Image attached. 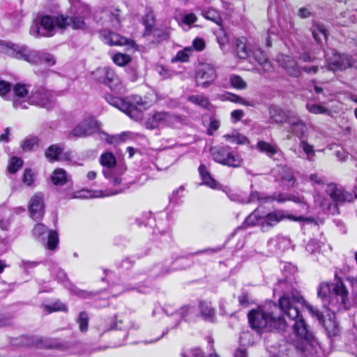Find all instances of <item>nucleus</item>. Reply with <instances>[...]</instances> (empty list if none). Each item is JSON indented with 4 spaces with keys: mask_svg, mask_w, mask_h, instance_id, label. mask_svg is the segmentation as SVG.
<instances>
[{
    "mask_svg": "<svg viewBox=\"0 0 357 357\" xmlns=\"http://www.w3.org/2000/svg\"><path fill=\"white\" fill-rule=\"evenodd\" d=\"M317 296L321 299L324 311L307 304L297 291L284 293L279 299V307L283 315L293 321L294 337L291 344L280 345L278 352L270 351L272 357H291L296 349L301 351L306 357L315 351L317 341L309 331L301 312L300 307L305 306L312 317H316L324 327L328 336H336L340 333L339 324L335 314L347 308V291L342 281L335 284L321 283L317 289Z\"/></svg>",
    "mask_w": 357,
    "mask_h": 357,
    "instance_id": "obj_1",
    "label": "nucleus"
},
{
    "mask_svg": "<svg viewBox=\"0 0 357 357\" xmlns=\"http://www.w3.org/2000/svg\"><path fill=\"white\" fill-rule=\"evenodd\" d=\"M11 344L20 347L26 353V356L29 357H60L61 351H66L69 354H77L82 357H88L97 349H91L82 343H76L70 347H52L45 340L26 336H20L13 338Z\"/></svg>",
    "mask_w": 357,
    "mask_h": 357,
    "instance_id": "obj_2",
    "label": "nucleus"
},
{
    "mask_svg": "<svg viewBox=\"0 0 357 357\" xmlns=\"http://www.w3.org/2000/svg\"><path fill=\"white\" fill-rule=\"evenodd\" d=\"M277 305L268 303L264 306L259 307L252 310L248 313V319L252 328L260 330L273 329L285 331L287 327V322L283 317H275L273 314V309H276Z\"/></svg>",
    "mask_w": 357,
    "mask_h": 357,
    "instance_id": "obj_3",
    "label": "nucleus"
},
{
    "mask_svg": "<svg viewBox=\"0 0 357 357\" xmlns=\"http://www.w3.org/2000/svg\"><path fill=\"white\" fill-rule=\"evenodd\" d=\"M0 50L13 57L23 59L31 63H40L52 66L56 63L54 55L45 52H38L29 49L26 45H20L9 42L0 43Z\"/></svg>",
    "mask_w": 357,
    "mask_h": 357,
    "instance_id": "obj_4",
    "label": "nucleus"
},
{
    "mask_svg": "<svg viewBox=\"0 0 357 357\" xmlns=\"http://www.w3.org/2000/svg\"><path fill=\"white\" fill-rule=\"evenodd\" d=\"M67 25H69L68 19L63 15L38 16L30 28V33L35 37H51L55 34L56 28L63 30Z\"/></svg>",
    "mask_w": 357,
    "mask_h": 357,
    "instance_id": "obj_5",
    "label": "nucleus"
},
{
    "mask_svg": "<svg viewBox=\"0 0 357 357\" xmlns=\"http://www.w3.org/2000/svg\"><path fill=\"white\" fill-rule=\"evenodd\" d=\"M99 162L102 167V174L114 186L121 184L122 174L126 172V167L123 164L117 163L116 159L111 152H105L99 158Z\"/></svg>",
    "mask_w": 357,
    "mask_h": 357,
    "instance_id": "obj_6",
    "label": "nucleus"
},
{
    "mask_svg": "<svg viewBox=\"0 0 357 357\" xmlns=\"http://www.w3.org/2000/svg\"><path fill=\"white\" fill-rule=\"evenodd\" d=\"M100 123L92 114L79 112L75 116V124L69 132L70 138H85L100 131Z\"/></svg>",
    "mask_w": 357,
    "mask_h": 357,
    "instance_id": "obj_7",
    "label": "nucleus"
},
{
    "mask_svg": "<svg viewBox=\"0 0 357 357\" xmlns=\"http://www.w3.org/2000/svg\"><path fill=\"white\" fill-rule=\"evenodd\" d=\"M110 105L126 113L130 118L138 120L142 117V112L149 107V104L141 96H131L126 100L120 98H111L108 100Z\"/></svg>",
    "mask_w": 357,
    "mask_h": 357,
    "instance_id": "obj_8",
    "label": "nucleus"
},
{
    "mask_svg": "<svg viewBox=\"0 0 357 357\" xmlns=\"http://www.w3.org/2000/svg\"><path fill=\"white\" fill-rule=\"evenodd\" d=\"M180 123V118L167 112H157L149 115L144 122L146 129L154 130L167 126H173Z\"/></svg>",
    "mask_w": 357,
    "mask_h": 357,
    "instance_id": "obj_9",
    "label": "nucleus"
},
{
    "mask_svg": "<svg viewBox=\"0 0 357 357\" xmlns=\"http://www.w3.org/2000/svg\"><path fill=\"white\" fill-rule=\"evenodd\" d=\"M211 152L213 159L218 163L232 167H240L242 163L241 156L229 146L215 147Z\"/></svg>",
    "mask_w": 357,
    "mask_h": 357,
    "instance_id": "obj_10",
    "label": "nucleus"
},
{
    "mask_svg": "<svg viewBox=\"0 0 357 357\" xmlns=\"http://www.w3.org/2000/svg\"><path fill=\"white\" fill-rule=\"evenodd\" d=\"M120 10L113 7L106 8L96 11L94 20L96 23L113 29H119L121 26Z\"/></svg>",
    "mask_w": 357,
    "mask_h": 357,
    "instance_id": "obj_11",
    "label": "nucleus"
},
{
    "mask_svg": "<svg viewBox=\"0 0 357 357\" xmlns=\"http://www.w3.org/2000/svg\"><path fill=\"white\" fill-rule=\"evenodd\" d=\"M195 312V308L190 305H185L181 307L179 310L173 312L169 317L168 322H172L173 324L168 326L165 331H163L162 335L156 337L154 340H150L145 341V344H151L159 340L166 333L169 332L170 329L175 328L177 327L182 320L190 321L192 318V314Z\"/></svg>",
    "mask_w": 357,
    "mask_h": 357,
    "instance_id": "obj_12",
    "label": "nucleus"
},
{
    "mask_svg": "<svg viewBox=\"0 0 357 357\" xmlns=\"http://www.w3.org/2000/svg\"><path fill=\"white\" fill-rule=\"evenodd\" d=\"M29 105L50 109L54 105L53 95L43 86L35 87L28 97L27 107Z\"/></svg>",
    "mask_w": 357,
    "mask_h": 357,
    "instance_id": "obj_13",
    "label": "nucleus"
},
{
    "mask_svg": "<svg viewBox=\"0 0 357 357\" xmlns=\"http://www.w3.org/2000/svg\"><path fill=\"white\" fill-rule=\"evenodd\" d=\"M325 58L328 70H342L351 66V58L349 56L340 54L335 50L327 52Z\"/></svg>",
    "mask_w": 357,
    "mask_h": 357,
    "instance_id": "obj_14",
    "label": "nucleus"
},
{
    "mask_svg": "<svg viewBox=\"0 0 357 357\" xmlns=\"http://www.w3.org/2000/svg\"><path fill=\"white\" fill-rule=\"evenodd\" d=\"M47 233L46 248L50 250H54L58 246L59 241V235L56 231L50 230L48 231L47 227L41 223L36 224L32 230L33 236L43 243L45 242Z\"/></svg>",
    "mask_w": 357,
    "mask_h": 357,
    "instance_id": "obj_15",
    "label": "nucleus"
},
{
    "mask_svg": "<svg viewBox=\"0 0 357 357\" xmlns=\"http://www.w3.org/2000/svg\"><path fill=\"white\" fill-rule=\"evenodd\" d=\"M92 75L95 79L108 86L113 91L119 90L121 88L120 78L109 68H98Z\"/></svg>",
    "mask_w": 357,
    "mask_h": 357,
    "instance_id": "obj_16",
    "label": "nucleus"
},
{
    "mask_svg": "<svg viewBox=\"0 0 357 357\" xmlns=\"http://www.w3.org/2000/svg\"><path fill=\"white\" fill-rule=\"evenodd\" d=\"M51 273L54 275L59 282L63 284V286L68 289L72 294L76 295L82 298H89L91 293L81 290L74 286L68 279L67 275L63 270L58 267L56 264H54L51 268Z\"/></svg>",
    "mask_w": 357,
    "mask_h": 357,
    "instance_id": "obj_17",
    "label": "nucleus"
},
{
    "mask_svg": "<svg viewBox=\"0 0 357 357\" xmlns=\"http://www.w3.org/2000/svg\"><path fill=\"white\" fill-rule=\"evenodd\" d=\"M217 77L215 67L211 63H200L196 70L195 79L197 85L206 87L213 82Z\"/></svg>",
    "mask_w": 357,
    "mask_h": 357,
    "instance_id": "obj_18",
    "label": "nucleus"
},
{
    "mask_svg": "<svg viewBox=\"0 0 357 357\" xmlns=\"http://www.w3.org/2000/svg\"><path fill=\"white\" fill-rule=\"evenodd\" d=\"M285 219L294 221H300L303 219V218L294 217L284 210H275L266 214L265 215H263V218L261 219V221H262L261 222L262 223V228L266 229L268 227H273Z\"/></svg>",
    "mask_w": 357,
    "mask_h": 357,
    "instance_id": "obj_19",
    "label": "nucleus"
},
{
    "mask_svg": "<svg viewBox=\"0 0 357 357\" xmlns=\"http://www.w3.org/2000/svg\"><path fill=\"white\" fill-rule=\"evenodd\" d=\"M139 324L135 321H132L126 315L116 314L110 319L109 326L104 329L103 331H108L110 330H137L139 328Z\"/></svg>",
    "mask_w": 357,
    "mask_h": 357,
    "instance_id": "obj_20",
    "label": "nucleus"
},
{
    "mask_svg": "<svg viewBox=\"0 0 357 357\" xmlns=\"http://www.w3.org/2000/svg\"><path fill=\"white\" fill-rule=\"evenodd\" d=\"M30 215L34 220H40L45 213L44 196L37 192L32 196L29 204Z\"/></svg>",
    "mask_w": 357,
    "mask_h": 357,
    "instance_id": "obj_21",
    "label": "nucleus"
},
{
    "mask_svg": "<svg viewBox=\"0 0 357 357\" xmlns=\"http://www.w3.org/2000/svg\"><path fill=\"white\" fill-rule=\"evenodd\" d=\"M28 89L25 84H17L13 87V105L15 109H27Z\"/></svg>",
    "mask_w": 357,
    "mask_h": 357,
    "instance_id": "obj_22",
    "label": "nucleus"
},
{
    "mask_svg": "<svg viewBox=\"0 0 357 357\" xmlns=\"http://www.w3.org/2000/svg\"><path fill=\"white\" fill-rule=\"evenodd\" d=\"M267 246L271 252L278 253L288 250L291 246V242L287 236L277 235L268 240Z\"/></svg>",
    "mask_w": 357,
    "mask_h": 357,
    "instance_id": "obj_23",
    "label": "nucleus"
},
{
    "mask_svg": "<svg viewBox=\"0 0 357 357\" xmlns=\"http://www.w3.org/2000/svg\"><path fill=\"white\" fill-rule=\"evenodd\" d=\"M326 192L331 198L337 204L351 202L354 199V197L351 193L342 189L337 188L334 184L328 185Z\"/></svg>",
    "mask_w": 357,
    "mask_h": 357,
    "instance_id": "obj_24",
    "label": "nucleus"
},
{
    "mask_svg": "<svg viewBox=\"0 0 357 357\" xmlns=\"http://www.w3.org/2000/svg\"><path fill=\"white\" fill-rule=\"evenodd\" d=\"M277 61L290 75L298 77L301 75V68L298 66L296 61L291 56L279 55L277 57Z\"/></svg>",
    "mask_w": 357,
    "mask_h": 357,
    "instance_id": "obj_25",
    "label": "nucleus"
},
{
    "mask_svg": "<svg viewBox=\"0 0 357 357\" xmlns=\"http://www.w3.org/2000/svg\"><path fill=\"white\" fill-rule=\"evenodd\" d=\"M100 36L102 40L109 45L123 46L131 45L132 41L128 40L118 33H114L107 29H102L100 31Z\"/></svg>",
    "mask_w": 357,
    "mask_h": 357,
    "instance_id": "obj_26",
    "label": "nucleus"
},
{
    "mask_svg": "<svg viewBox=\"0 0 357 357\" xmlns=\"http://www.w3.org/2000/svg\"><path fill=\"white\" fill-rule=\"evenodd\" d=\"M294 112L283 110L276 105H271L269 107V115L272 121L277 123H287L288 124L289 117L293 116Z\"/></svg>",
    "mask_w": 357,
    "mask_h": 357,
    "instance_id": "obj_27",
    "label": "nucleus"
},
{
    "mask_svg": "<svg viewBox=\"0 0 357 357\" xmlns=\"http://www.w3.org/2000/svg\"><path fill=\"white\" fill-rule=\"evenodd\" d=\"M289 118L288 123L289 131L299 138H302L307 129L305 123L298 117L296 112Z\"/></svg>",
    "mask_w": 357,
    "mask_h": 357,
    "instance_id": "obj_28",
    "label": "nucleus"
},
{
    "mask_svg": "<svg viewBox=\"0 0 357 357\" xmlns=\"http://www.w3.org/2000/svg\"><path fill=\"white\" fill-rule=\"evenodd\" d=\"M45 156L50 161L66 160L70 158V153H64L62 146L53 144L45 151Z\"/></svg>",
    "mask_w": 357,
    "mask_h": 357,
    "instance_id": "obj_29",
    "label": "nucleus"
},
{
    "mask_svg": "<svg viewBox=\"0 0 357 357\" xmlns=\"http://www.w3.org/2000/svg\"><path fill=\"white\" fill-rule=\"evenodd\" d=\"M256 148L260 153L266 154L269 158L273 157L280 151L276 144H271L264 140L258 141Z\"/></svg>",
    "mask_w": 357,
    "mask_h": 357,
    "instance_id": "obj_30",
    "label": "nucleus"
},
{
    "mask_svg": "<svg viewBox=\"0 0 357 357\" xmlns=\"http://www.w3.org/2000/svg\"><path fill=\"white\" fill-rule=\"evenodd\" d=\"M252 57L261 66L264 72H271L273 70L271 62L268 60L264 52L260 49H256L252 52Z\"/></svg>",
    "mask_w": 357,
    "mask_h": 357,
    "instance_id": "obj_31",
    "label": "nucleus"
},
{
    "mask_svg": "<svg viewBox=\"0 0 357 357\" xmlns=\"http://www.w3.org/2000/svg\"><path fill=\"white\" fill-rule=\"evenodd\" d=\"M199 173L201 176L202 184L207 185L213 189H218L220 184L211 177L204 165H201L199 167Z\"/></svg>",
    "mask_w": 357,
    "mask_h": 357,
    "instance_id": "obj_32",
    "label": "nucleus"
},
{
    "mask_svg": "<svg viewBox=\"0 0 357 357\" xmlns=\"http://www.w3.org/2000/svg\"><path fill=\"white\" fill-rule=\"evenodd\" d=\"M200 314L203 319L213 321L215 316V310L211 303L200 301L199 303Z\"/></svg>",
    "mask_w": 357,
    "mask_h": 357,
    "instance_id": "obj_33",
    "label": "nucleus"
},
{
    "mask_svg": "<svg viewBox=\"0 0 357 357\" xmlns=\"http://www.w3.org/2000/svg\"><path fill=\"white\" fill-rule=\"evenodd\" d=\"M276 194L271 196H264L260 193L254 191L252 192L248 197H245V204H250L258 201L260 204L275 201Z\"/></svg>",
    "mask_w": 357,
    "mask_h": 357,
    "instance_id": "obj_34",
    "label": "nucleus"
},
{
    "mask_svg": "<svg viewBox=\"0 0 357 357\" xmlns=\"http://www.w3.org/2000/svg\"><path fill=\"white\" fill-rule=\"evenodd\" d=\"M143 24L145 26L144 36H148L152 32V26L155 25V15L151 8H146L143 17Z\"/></svg>",
    "mask_w": 357,
    "mask_h": 357,
    "instance_id": "obj_35",
    "label": "nucleus"
},
{
    "mask_svg": "<svg viewBox=\"0 0 357 357\" xmlns=\"http://www.w3.org/2000/svg\"><path fill=\"white\" fill-rule=\"evenodd\" d=\"M223 137L228 142L236 144H246L249 142L247 137L240 133L237 130H234L231 133L225 135Z\"/></svg>",
    "mask_w": 357,
    "mask_h": 357,
    "instance_id": "obj_36",
    "label": "nucleus"
},
{
    "mask_svg": "<svg viewBox=\"0 0 357 357\" xmlns=\"http://www.w3.org/2000/svg\"><path fill=\"white\" fill-rule=\"evenodd\" d=\"M327 247L324 242L312 239L307 243L305 248L309 253L314 254L325 251Z\"/></svg>",
    "mask_w": 357,
    "mask_h": 357,
    "instance_id": "obj_37",
    "label": "nucleus"
},
{
    "mask_svg": "<svg viewBox=\"0 0 357 357\" xmlns=\"http://www.w3.org/2000/svg\"><path fill=\"white\" fill-rule=\"evenodd\" d=\"M236 51L238 56L240 59H246L250 53L249 50L246 45V38H239L236 40Z\"/></svg>",
    "mask_w": 357,
    "mask_h": 357,
    "instance_id": "obj_38",
    "label": "nucleus"
},
{
    "mask_svg": "<svg viewBox=\"0 0 357 357\" xmlns=\"http://www.w3.org/2000/svg\"><path fill=\"white\" fill-rule=\"evenodd\" d=\"M51 179L54 185H62L68 182V178L64 169L58 168L53 172Z\"/></svg>",
    "mask_w": 357,
    "mask_h": 357,
    "instance_id": "obj_39",
    "label": "nucleus"
},
{
    "mask_svg": "<svg viewBox=\"0 0 357 357\" xmlns=\"http://www.w3.org/2000/svg\"><path fill=\"white\" fill-rule=\"evenodd\" d=\"M202 13V15L206 19L215 22L216 24H218L219 26H221L222 20L220 16V14L219 13V12L217 10H215L213 8H209L206 10H203Z\"/></svg>",
    "mask_w": 357,
    "mask_h": 357,
    "instance_id": "obj_40",
    "label": "nucleus"
},
{
    "mask_svg": "<svg viewBox=\"0 0 357 357\" xmlns=\"http://www.w3.org/2000/svg\"><path fill=\"white\" fill-rule=\"evenodd\" d=\"M312 34L317 43H321L326 39V33L324 27L321 24H313L311 28Z\"/></svg>",
    "mask_w": 357,
    "mask_h": 357,
    "instance_id": "obj_41",
    "label": "nucleus"
},
{
    "mask_svg": "<svg viewBox=\"0 0 357 357\" xmlns=\"http://www.w3.org/2000/svg\"><path fill=\"white\" fill-rule=\"evenodd\" d=\"M306 108L307 111L312 114H327L328 116L331 115V111L319 104H312L307 102L306 104Z\"/></svg>",
    "mask_w": 357,
    "mask_h": 357,
    "instance_id": "obj_42",
    "label": "nucleus"
},
{
    "mask_svg": "<svg viewBox=\"0 0 357 357\" xmlns=\"http://www.w3.org/2000/svg\"><path fill=\"white\" fill-rule=\"evenodd\" d=\"M299 147L302 149L303 152L306 155V159L309 161H313L314 156H315V152L314 150V146L311 144H310L307 141L304 139H301L299 143Z\"/></svg>",
    "mask_w": 357,
    "mask_h": 357,
    "instance_id": "obj_43",
    "label": "nucleus"
},
{
    "mask_svg": "<svg viewBox=\"0 0 357 357\" xmlns=\"http://www.w3.org/2000/svg\"><path fill=\"white\" fill-rule=\"evenodd\" d=\"M346 3L351 5L352 8L342 13L343 17H348L351 22H354L357 20V0H347Z\"/></svg>",
    "mask_w": 357,
    "mask_h": 357,
    "instance_id": "obj_44",
    "label": "nucleus"
},
{
    "mask_svg": "<svg viewBox=\"0 0 357 357\" xmlns=\"http://www.w3.org/2000/svg\"><path fill=\"white\" fill-rule=\"evenodd\" d=\"M89 317L86 312H81L76 319V322L79 326V329L82 333H85L88 330Z\"/></svg>",
    "mask_w": 357,
    "mask_h": 357,
    "instance_id": "obj_45",
    "label": "nucleus"
},
{
    "mask_svg": "<svg viewBox=\"0 0 357 357\" xmlns=\"http://www.w3.org/2000/svg\"><path fill=\"white\" fill-rule=\"evenodd\" d=\"M188 100L192 103L203 108H207L209 105L208 98L202 94L190 96H188Z\"/></svg>",
    "mask_w": 357,
    "mask_h": 357,
    "instance_id": "obj_46",
    "label": "nucleus"
},
{
    "mask_svg": "<svg viewBox=\"0 0 357 357\" xmlns=\"http://www.w3.org/2000/svg\"><path fill=\"white\" fill-rule=\"evenodd\" d=\"M192 54V47H186L183 50L177 52L175 57L172 61V62L181 61L186 62L188 61L190 56Z\"/></svg>",
    "mask_w": 357,
    "mask_h": 357,
    "instance_id": "obj_47",
    "label": "nucleus"
},
{
    "mask_svg": "<svg viewBox=\"0 0 357 357\" xmlns=\"http://www.w3.org/2000/svg\"><path fill=\"white\" fill-rule=\"evenodd\" d=\"M263 215H259V211L256 209L251 214H250L245 220V224L248 226L259 225L262 227L261 222Z\"/></svg>",
    "mask_w": 357,
    "mask_h": 357,
    "instance_id": "obj_48",
    "label": "nucleus"
},
{
    "mask_svg": "<svg viewBox=\"0 0 357 357\" xmlns=\"http://www.w3.org/2000/svg\"><path fill=\"white\" fill-rule=\"evenodd\" d=\"M287 200H291L299 204H305L303 197L296 195H284L282 194H276L275 201L278 202H284Z\"/></svg>",
    "mask_w": 357,
    "mask_h": 357,
    "instance_id": "obj_49",
    "label": "nucleus"
},
{
    "mask_svg": "<svg viewBox=\"0 0 357 357\" xmlns=\"http://www.w3.org/2000/svg\"><path fill=\"white\" fill-rule=\"evenodd\" d=\"M229 81L231 86L237 89H244L247 86V83L243 79V78L236 75H231Z\"/></svg>",
    "mask_w": 357,
    "mask_h": 357,
    "instance_id": "obj_50",
    "label": "nucleus"
},
{
    "mask_svg": "<svg viewBox=\"0 0 357 357\" xmlns=\"http://www.w3.org/2000/svg\"><path fill=\"white\" fill-rule=\"evenodd\" d=\"M113 61L119 66L128 64L130 61V56L123 53H116L112 56Z\"/></svg>",
    "mask_w": 357,
    "mask_h": 357,
    "instance_id": "obj_51",
    "label": "nucleus"
},
{
    "mask_svg": "<svg viewBox=\"0 0 357 357\" xmlns=\"http://www.w3.org/2000/svg\"><path fill=\"white\" fill-rule=\"evenodd\" d=\"M23 165V161L21 158L17 157H13L8 167V169L10 173L14 174L17 172L20 168L22 167Z\"/></svg>",
    "mask_w": 357,
    "mask_h": 357,
    "instance_id": "obj_52",
    "label": "nucleus"
},
{
    "mask_svg": "<svg viewBox=\"0 0 357 357\" xmlns=\"http://www.w3.org/2000/svg\"><path fill=\"white\" fill-rule=\"evenodd\" d=\"M69 25H67V26H72L73 29H82L85 27V22L82 17H68Z\"/></svg>",
    "mask_w": 357,
    "mask_h": 357,
    "instance_id": "obj_53",
    "label": "nucleus"
},
{
    "mask_svg": "<svg viewBox=\"0 0 357 357\" xmlns=\"http://www.w3.org/2000/svg\"><path fill=\"white\" fill-rule=\"evenodd\" d=\"M45 310H46L47 312L51 313L52 312H56V311L66 312L68 310V307L66 305V304H64L60 301H56L52 305H45Z\"/></svg>",
    "mask_w": 357,
    "mask_h": 357,
    "instance_id": "obj_54",
    "label": "nucleus"
},
{
    "mask_svg": "<svg viewBox=\"0 0 357 357\" xmlns=\"http://www.w3.org/2000/svg\"><path fill=\"white\" fill-rule=\"evenodd\" d=\"M145 36L148 38V40H150L151 42L153 43L155 42V40L151 38V36H153V38H155V40L158 42L161 40H163L165 38V34L162 30L152 26L151 33Z\"/></svg>",
    "mask_w": 357,
    "mask_h": 357,
    "instance_id": "obj_55",
    "label": "nucleus"
},
{
    "mask_svg": "<svg viewBox=\"0 0 357 357\" xmlns=\"http://www.w3.org/2000/svg\"><path fill=\"white\" fill-rule=\"evenodd\" d=\"M185 195V188L183 186H180L176 190H174L170 197V201L173 203L178 204L180 199Z\"/></svg>",
    "mask_w": 357,
    "mask_h": 357,
    "instance_id": "obj_56",
    "label": "nucleus"
},
{
    "mask_svg": "<svg viewBox=\"0 0 357 357\" xmlns=\"http://www.w3.org/2000/svg\"><path fill=\"white\" fill-rule=\"evenodd\" d=\"M240 341L243 345H252L255 342V338L250 332H243L241 335Z\"/></svg>",
    "mask_w": 357,
    "mask_h": 357,
    "instance_id": "obj_57",
    "label": "nucleus"
},
{
    "mask_svg": "<svg viewBox=\"0 0 357 357\" xmlns=\"http://www.w3.org/2000/svg\"><path fill=\"white\" fill-rule=\"evenodd\" d=\"M155 70L162 79L172 77L174 75V72L168 70L163 66H157Z\"/></svg>",
    "mask_w": 357,
    "mask_h": 357,
    "instance_id": "obj_58",
    "label": "nucleus"
},
{
    "mask_svg": "<svg viewBox=\"0 0 357 357\" xmlns=\"http://www.w3.org/2000/svg\"><path fill=\"white\" fill-rule=\"evenodd\" d=\"M309 180L314 186H324L325 181L324 178L317 174H312L309 176Z\"/></svg>",
    "mask_w": 357,
    "mask_h": 357,
    "instance_id": "obj_59",
    "label": "nucleus"
},
{
    "mask_svg": "<svg viewBox=\"0 0 357 357\" xmlns=\"http://www.w3.org/2000/svg\"><path fill=\"white\" fill-rule=\"evenodd\" d=\"M37 137H31L24 141L22 149L25 151H31L38 144Z\"/></svg>",
    "mask_w": 357,
    "mask_h": 357,
    "instance_id": "obj_60",
    "label": "nucleus"
},
{
    "mask_svg": "<svg viewBox=\"0 0 357 357\" xmlns=\"http://www.w3.org/2000/svg\"><path fill=\"white\" fill-rule=\"evenodd\" d=\"M127 135L126 132H123L120 135H112V136H107V142L109 144H113V143H120L125 141L126 135Z\"/></svg>",
    "mask_w": 357,
    "mask_h": 357,
    "instance_id": "obj_61",
    "label": "nucleus"
},
{
    "mask_svg": "<svg viewBox=\"0 0 357 357\" xmlns=\"http://www.w3.org/2000/svg\"><path fill=\"white\" fill-rule=\"evenodd\" d=\"M183 357H203L200 349L195 348L184 351L182 353Z\"/></svg>",
    "mask_w": 357,
    "mask_h": 357,
    "instance_id": "obj_62",
    "label": "nucleus"
},
{
    "mask_svg": "<svg viewBox=\"0 0 357 357\" xmlns=\"http://www.w3.org/2000/svg\"><path fill=\"white\" fill-rule=\"evenodd\" d=\"M10 89L11 85L9 82L0 79V96L5 97Z\"/></svg>",
    "mask_w": 357,
    "mask_h": 357,
    "instance_id": "obj_63",
    "label": "nucleus"
},
{
    "mask_svg": "<svg viewBox=\"0 0 357 357\" xmlns=\"http://www.w3.org/2000/svg\"><path fill=\"white\" fill-rule=\"evenodd\" d=\"M238 302L243 307H247L251 302V299L247 291H243L238 296Z\"/></svg>",
    "mask_w": 357,
    "mask_h": 357,
    "instance_id": "obj_64",
    "label": "nucleus"
}]
</instances>
